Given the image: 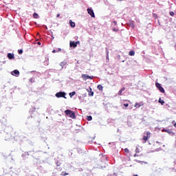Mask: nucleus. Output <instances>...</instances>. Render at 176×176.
<instances>
[{"mask_svg": "<svg viewBox=\"0 0 176 176\" xmlns=\"http://www.w3.org/2000/svg\"><path fill=\"white\" fill-rule=\"evenodd\" d=\"M65 113L66 116H68L69 118H71L72 119H76V116H75V112L71 111V110H66L65 111Z\"/></svg>", "mask_w": 176, "mask_h": 176, "instance_id": "obj_1", "label": "nucleus"}, {"mask_svg": "<svg viewBox=\"0 0 176 176\" xmlns=\"http://www.w3.org/2000/svg\"><path fill=\"white\" fill-rule=\"evenodd\" d=\"M149 138H151V132H144L142 138V141H144V143L145 144L146 141L149 140Z\"/></svg>", "mask_w": 176, "mask_h": 176, "instance_id": "obj_2", "label": "nucleus"}, {"mask_svg": "<svg viewBox=\"0 0 176 176\" xmlns=\"http://www.w3.org/2000/svg\"><path fill=\"white\" fill-rule=\"evenodd\" d=\"M56 97H57V98H60L61 97L63 98H67L65 97V92H58L56 94Z\"/></svg>", "mask_w": 176, "mask_h": 176, "instance_id": "obj_3", "label": "nucleus"}, {"mask_svg": "<svg viewBox=\"0 0 176 176\" xmlns=\"http://www.w3.org/2000/svg\"><path fill=\"white\" fill-rule=\"evenodd\" d=\"M88 14H90L94 19L96 18V14H94V11L91 8H87V10Z\"/></svg>", "mask_w": 176, "mask_h": 176, "instance_id": "obj_4", "label": "nucleus"}, {"mask_svg": "<svg viewBox=\"0 0 176 176\" xmlns=\"http://www.w3.org/2000/svg\"><path fill=\"white\" fill-rule=\"evenodd\" d=\"M155 86H156L157 88H158V89L160 90V91H161V93H164L165 92L164 88H163V87H162L160 83L156 82Z\"/></svg>", "mask_w": 176, "mask_h": 176, "instance_id": "obj_5", "label": "nucleus"}, {"mask_svg": "<svg viewBox=\"0 0 176 176\" xmlns=\"http://www.w3.org/2000/svg\"><path fill=\"white\" fill-rule=\"evenodd\" d=\"M81 78H82L84 80H87V79H93V76H90L87 74H82Z\"/></svg>", "mask_w": 176, "mask_h": 176, "instance_id": "obj_6", "label": "nucleus"}, {"mask_svg": "<svg viewBox=\"0 0 176 176\" xmlns=\"http://www.w3.org/2000/svg\"><path fill=\"white\" fill-rule=\"evenodd\" d=\"M78 44H79V41H71L70 42V47H76L78 46Z\"/></svg>", "mask_w": 176, "mask_h": 176, "instance_id": "obj_7", "label": "nucleus"}, {"mask_svg": "<svg viewBox=\"0 0 176 176\" xmlns=\"http://www.w3.org/2000/svg\"><path fill=\"white\" fill-rule=\"evenodd\" d=\"M11 75H13V76H15V75H20V72L19 70L15 69L11 72Z\"/></svg>", "mask_w": 176, "mask_h": 176, "instance_id": "obj_8", "label": "nucleus"}, {"mask_svg": "<svg viewBox=\"0 0 176 176\" xmlns=\"http://www.w3.org/2000/svg\"><path fill=\"white\" fill-rule=\"evenodd\" d=\"M142 105H144V103L139 102V103H135L134 107L135 108H140V107H142Z\"/></svg>", "mask_w": 176, "mask_h": 176, "instance_id": "obj_9", "label": "nucleus"}, {"mask_svg": "<svg viewBox=\"0 0 176 176\" xmlns=\"http://www.w3.org/2000/svg\"><path fill=\"white\" fill-rule=\"evenodd\" d=\"M126 90V87H123L120 89V90L118 91V96H122V93Z\"/></svg>", "mask_w": 176, "mask_h": 176, "instance_id": "obj_10", "label": "nucleus"}, {"mask_svg": "<svg viewBox=\"0 0 176 176\" xmlns=\"http://www.w3.org/2000/svg\"><path fill=\"white\" fill-rule=\"evenodd\" d=\"M8 57L9 60H13V58H14V54H8Z\"/></svg>", "mask_w": 176, "mask_h": 176, "instance_id": "obj_11", "label": "nucleus"}, {"mask_svg": "<svg viewBox=\"0 0 176 176\" xmlns=\"http://www.w3.org/2000/svg\"><path fill=\"white\" fill-rule=\"evenodd\" d=\"M69 24H70V27H72V28H75V22H73L72 20L69 21Z\"/></svg>", "mask_w": 176, "mask_h": 176, "instance_id": "obj_12", "label": "nucleus"}, {"mask_svg": "<svg viewBox=\"0 0 176 176\" xmlns=\"http://www.w3.org/2000/svg\"><path fill=\"white\" fill-rule=\"evenodd\" d=\"M97 89H98L99 90H100V91H102L104 87H102V85H98L97 87Z\"/></svg>", "mask_w": 176, "mask_h": 176, "instance_id": "obj_13", "label": "nucleus"}, {"mask_svg": "<svg viewBox=\"0 0 176 176\" xmlns=\"http://www.w3.org/2000/svg\"><path fill=\"white\" fill-rule=\"evenodd\" d=\"M69 173L65 172V171H63L61 173H60V175L62 176H65V175H69Z\"/></svg>", "mask_w": 176, "mask_h": 176, "instance_id": "obj_14", "label": "nucleus"}, {"mask_svg": "<svg viewBox=\"0 0 176 176\" xmlns=\"http://www.w3.org/2000/svg\"><path fill=\"white\" fill-rule=\"evenodd\" d=\"M89 96H94V92L93 91H91V88H90V91L89 92Z\"/></svg>", "mask_w": 176, "mask_h": 176, "instance_id": "obj_15", "label": "nucleus"}, {"mask_svg": "<svg viewBox=\"0 0 176 176\" xmlns=\"http://www.w3.org/2000/svg\"><path fill=\"white\" fill-rule=\"evenodd\" d=\"M76 94V92L73 91V92H72V93H69V96H70L71 98H72V97H74V96H75Z\"/></svg>", "mask_w": 176, "mask_h": 176, "instance_id": "obj_16", "label": "nucleus"}, {"mask_svg": "<svg viewBox=\"0 0 176 176\" xmlns=\"http://www.w3.org/2000/svg\"><path fill=\"white\" fill-rule=\"evenodd\" d=\"M158 102H160V104H162V105L164 104V100H162V98L159 99Z\"/></svg>", "mask_w": 176, "mask_h": 176, "instance_id": "obj_17", "label": "nucleus"}, {"mask_svg": "<svg viewBox=\"0 0 176 176\" xmlns=\"http://www.w3.org/2000/svg\"><path fill=\"white\" fill-rule=\"evenodd\" d=\"M129 56H134V54H135V52H134V51L131 50L129 52Z\"/></svg>", "mask_w": 176, "mask_h": 176, "instance_id": "obj_18", "label": "nucleus"}, {"mask_svg": "<svg viewBox=\"0 0 176 176\" xmlns=\"http://www.w3.org/2000/svg\"><path fill=\"white\" fill-rule=\"evenodd\" d=\"M33 17H34V19H38V14H36V12H34V13L33 14Z\"/></svg>", "mask_w": 176, "mask_h": 176, "instance_id": "obj_19", "label": "nucleus"}, {"mask_svg": "<svg viewBox=\"0 0 176 176\" xmlns=\"http://www.w3.org/2000/svg\"><path fill=\"white\" fill-rule=\"evenodd\" d=\"M87 120L89 122H90V120H93V117H91V116H87Z\"/></svg>", "mask_w": 176, "mask_h": 176, "instance_id": "obj_20", "label": "nucleus"}, {"mask_svg": "<svg viewBox=\"0 0 176 176\" xmlns=\"http://www.w3.org/2000/svg\"><path fill=\"white\" fill-rule=\"evenodd\" d=\"M124 152L125 153H129L130 152V151L129 150V148H124Z\"/></svg>", "mask_w": 176, "mask_h": 176, "instance_id": "obj_21", "label": "nucleus"}, {"mask_svg": "<svg viewBox=\"0 0 176 176\" xmlns=\"http://www.w3.org/2000/svg\"><path fill=\"white\" fill-rule=\"evenodd\" d=\"M19 54H23V50H19Z\"/></svg>", "mask_w": 176, "mask_h": 176, "instance_id": "obj_22", "label": "nucleus"}, {"mask_svg": "<svg viewBox=\"0 0 176 176\" xmlns=\"http://www.w3.org/2000/svg\"><path fill=\"white\" fill-rule=\"evenodd\" d=\"M113 31H114V32H118L119 31V30H118L116 28H113Z\"/></svg>", "mask_w": 176, "mask_h": 176, "instance_id": "obj_23", "label": "nucleus"}, {"mask_svg": "<svg viewBox=\"0 0 176 176\" xmlns=\"http://www.w3.org/2000/svg\"><path fill=\"white\" fill-rule=\"evenodd\" d=\"M169 13H170V16H174V12H170Z\"/></svg>", "mask_w": 176, "mask_h": 176, "instance_id": "obj_24", "label": "nucleus"}, {"mask_svg": "<svg viewBox=\"0 0 176 176\" xmlns=\"http://www.w3.org/2000/svg\"><path fill=\"white\" fill-rule=\"evenodd\" d=\"M124 107H125L126 108H127V107H129V104L124 103Z\"/></svg>", "mask_w": 176, "mask_h": 176, "instance_id": "obj_25", "label": "nucleus"}, {"mask_svg": "<svg viewBox=\"0 0 176 176\" xmlns=\"http://www.w3.org/2000/svg\"><path fill=\"white\" fill-rule=\"evenodd\" d=\"M57 51H56V50H54L53 51H52V53H56Z\"/></svg>", "mask_w": 176, "mask_h": 176, "instance_id": "obj_26", "label": "nucleus"}, {"mask_svg": "<svg viewBox=\"0 0 176 176\" xmlns=\"http://www.w3.org/2000/svg\"><path fill=\"white\" fill-rule=\"evenodd\" d=\"M114 25H116V21H113Z\"/></svg>", "mask_w": 176, "mask_h": 176, "instance_id": "obj_27", "label": "nucleus"}, {"mask_svg": "<svg viewBox=\"0 0 176 176\" xmlns=\"http://www.w3.org/2000/svg\"><path fill=\"white\" fill-rule=\"evenodd\" d=\"M56 17H60V14H58L56 15Z\"/></svg>", "mask_w": 176, "mask_h": 176, "instance_id": "obj_28", "label": "nucleus"}, {"mask_svg": "<svg viewBox=\"0 0 176 176\" xmlns=\"http://www.w3.org/2000/svg\"><path fill=\"white\" fill-rule=\"evenodd\" d=\"M137 156H138L137 154L134 155V157H137Z\"/></svg>", "mask_w": 176, "mask_h": 176, "instance_id": "obj_29", "label": "nucleus"}, {"mask_svg": "<svg viewBox=\"0 0 176 176\" xmlns=\"http://www.w3.org/2000/svg\"><path fill=\"white\" fill-rule=\"evenodd\" d=\"M57 52H61V48H59L58 51H57Z\"/></svg>", "mask_w": 176, "mask_h": 176, "instance_id": "obj_30", "label": "nucleus"}, {"mask_svg": "<svg viewBox=\"0 0 176 176\" xmlns=\"http://www.w3.org/2000/svg\"><path fill=\"white\" fill-rule=\"evenodd\" d=\"M173 126H174V127H176V122L174 124Z\"/></svg>", "mask_w": 176, "mask_h": 176, "instance_id": "obj_31", "label": "nucleus"}, {"mask_svg": "<svg viewBox=\"0 0 176 176\" xmlns=\"http://www.w3.org/2000/svg\"><path fill=\"white\" fill-rule=\"evenodd\" d=\"M38 45H41V42H38Z\"/></svg>", "mask_w": 176, "mask_h": 176, "instance_id": "obj_32", "label": "nucleus"}, {"mask_svg": "<svg viewBox=\"0 0 176 176\" xmlns=\"http://www.w3.org/2000/svg\"><path fill=\"white\" fill-rule=\"evenodd\" d=\"M136 162H141V161H140V160H136Z\"/></svg>", "mask_w": 176, "mask_h": 176, "instance_id": "obj_33", "label": "nucleus"}, {"mask_svg": "<svg viewBox=\"0 0 176 176\" xmlns=\"http://www.w3.org/2000/svg\"><path fill=\"white\" fill-rule=\"evenodd\" d=\"M120 1H123V0H120Z\"/></svg>", "mask_w": 176, "mask_h": 176, "instance_id": "obj_34", "label": "nucleus"}, {"mask_svg": "<svg viewBox=\"0 0 176 176\" xmlns=\"http://www.w3.org/2000/svg\"><path fill=\"white\" fill-rule=\"evenodd\" d=\"M60 171H61V169H60Z\"/></svg>", "mask_w": 176, "mask_h": 176, "instance_id": "obj_35", "label": "nucleus"}]
</instances>
